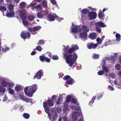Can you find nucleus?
<instances>
[{
  "instance_id": "obj_1",
  "label": "nucleus",
  "mask_w": 121,
  "mask_h": 121,
  "mask_svg": "<svg viewBox=\"0 0 121 121\" xmlns=\"http://www.w3.org/2000/svg\"><path fill=\"white\" fill-rule=\"evenodd\" d=\"M74 51L73 48H71L69 49L67 52L63 54L64 57L65 59L66 63L71 67L76 62L78 57L76 53H74L72 54Z\"/></svg>"
},
{
  "instance_id": "obj_2",
  "label": "nucleus",
  "mask_w": 121,
  "mask_h": 121,
  "mask_svg": "<svg viewBox=\"0 0 121 121\" xmlns=\"http://www.w3.org/2000/svg\"><path fill=\"white\" fill-rule=\"evenodd\" d=\"M37 86L35 84L31 86H27L24 88V92L26 95L30 97L32 96L33 94L36 91Z\"/></svg>"
},
{
  "instance_id": "obj_3",
  "label": "nucleus",
  "mask_w": 121,
  "mask_h": 121,
  "mask_svg": "<svg viewBox=\"0 0 121 121\" xmlns=\"http://www.w3.org/2000/svg\"><path fill=\"white\" fill-rule=\"evenodd\" d=\"M56 16V15L55 13H50L48 15L47 19L50 21H53L55 19V17Z\"/></svg>"
},
{
  "instance_id": "obj_4",
  "label": "nucleus",
  "mask_w": 121,
  "mask_h": 121,
  "mask_svg": "<svg viewBox=\"0 0 121 121\" xmlns=\"http://www.w3.org/2000/svg\"><path fill=\"white\" fill-rule=\"evenodd\" d=\"M20 36L23 39H26L27 38L29 39L30 37V33L27 32H25L24 31L21 33Z\"/></svg>"
},
{
  "instance_id": "obj_5",
  "label": "nucleus",
  "mask_w": 121,
  "mask_h": 121,
  "mask_svg": "<svg viewBox=\"0 0 121 121\" xmlns=\"http://www.w3.org/2000/svg\"><path fill=\"white\" fill-rule=\"evenodd\" d=\"M20 17L22 20H25L27 18V17L26 16L25 11L24 10H22L19 11L18 13Z\"/></svg>"
},
{
  "instance_id": "obj_6",
  "label": "nucleus",
  "mask_w": 121,
  "mask_h": 121,
  "mask_svg": "<svg viewBox=\"0 0 121 121\" xmlns=\"http://www.w3.org/2000/svg\"><path fill=\"white\" fill-rule=\"evenodd\" d=\"M43 72L42 70H40L38 71L34 76V79L35 78H36L38 79H40L41 77L43 75Z\"/></svg>"
},
{
  "instance_id": "obj_7",
  "label": "nucleus",
  "mask_w": 121,
  "mask_h": 121,
  "mask_svg": "<svg viewBox=\"0 0 121 121\" xmlns=\"http://www.w3.org/2000/svg\"><path fill=\"white\" fill-rule=\"evenodd\" d=\"M88 16L89 19L92 20L95 19L97 15L96 12H91L89 13Z\"/></svg>"
},
{
  "instance_id": "obj_8",
  "label": "nucleus",
  "mask_w": 121,
  "mask_h": 121,
  "mask_svg": "<svg viewBox=\"0 0 121 121\" xmlns=\"http://www.w3.org/2000/svg\"><path fill=\"white\" fill-rule=\"evenodd\" d=\"M97 46V44H95L93 43H89L87 44V47L89 49H95Z\"/></svg>"
},
{
  "instance_id": "obj_9",
  "label": "nucleus",
  "mask_w": 121,
  "mask_h": 121,
  "mask_svg": "<svg viewBox=\"0 0 121 121\" xmlns=\"http://www.w3.org/2000/svg\"><path fill=\"white\" fill-rule=\"evenodd\" d=\"M39 59L42 62L45 61L46 62H50V59L49 58L44 56L41 55L39 57Z\"/></svg>"
},
{
  "instance_id": "obj_10",
  "label": "nucleus",
  "mask_w": 121,
  "mask_h": 121,
  "mask_svg": "<svg viewBox=\"0 0 121 121\" xmlns=\"http://www.w3.org/2000/svg\"><path fill=\"white\" fill-rule=\"evenodd\" d=\"M95 25L96 26L99 27H104L106 26L104 23L101 21L96 23Z\"/></svg>"
},
{
  "instance_id": "obj_11",
  "label": "nucleus",
  "mask_w": 121,
  "mask_h": 121,
  "mask_svg": "<svg viewBox=\"0 0 121 121\" xmlns=\"http://www.w3.org/2000/svg\"><path fill=\"white\" fill-rule=\"evenodd\" d=\"M80 37L81 38H82L83 39H85L87 37V34L86 32H81L80 33Z\"/></svg>"
},
{
  "instance_id": "obj_12",
  "label": "nucleus",
  "mask_w": 121,
  "mask_h": 121,
  "mask_svg": "<svg viewBox=\"0 0 121 121\" xmlns=\"http://www.w3.org/2000/svg\"><path fill=\"white\" fill-rule=\"evenodd\" d=\"M89 36L91 39L94 40L96 38L97 35L95 33H92L89 34Z\"/></svg>"
},
{
  "instance_id": "obj_13",
  "label": "nucleus",
  "mask_w": 121,
  "mask_h": 121,
  "mask_svg": "<svg viewBox=\"0 0 121 121\" xmlns=\"http://www.w3.org/2000/svg\"><path fill=\"white\" fill-rule=\"evenodd\" d=\"M75 81L74 80L71 78L69 80L66 81L65 83L68 85H71Z\"/></svg>"
},
{
  "instance_id": "obj_14",
  "label": "nucleus",
  "mask_w": 121,
  "mask_h": 121,
  "mask_svg": "<svg viewBox=\"0 0 121 121\" xmlns=\"http://www.w3.org/2000/svg\"><path fill=\"white\" fill-rule=\"evenodd\" d=\"M13 11H10L8 13L7 11L6 13V16L8 17H13L15 15Z\"/></svg>"
},
{
  "instance_id": "obj_15",
  "label": "nucleus",
  "mask_w": 121,
  "mask_h": 121,
  "mask_svg": "<svg viewBox=\"0 0 121 121\" xmlns=\"http://www.w3.org/2000/svg\"><path fill=\"white\" fill-rule=\"evenodd\" d=\"M82 29L84 32L87 33L89 31V30L88 27L86 25H83L82 27Z\"/></svg>"
},
{
  "instance_id": "obj_16",
  "label": "nucleus",
  "mask_w": 121,
  "mask_h": 121,
  "mask_svg": "<svg viewBox=\"0 0 121 121\" xmlns=\"http://www.w3.org/2000/svg\"><path fill=\"white\" fill-rule=\"evenodd\" d=\"M78 28L79 26H78L77 25L74 26L72 29V32L74 33H77Z\"/></svg>"
},
{
  "instance_id": "obj_17",
  "label": "nucleus",
  "mask_w": 121,
  "mask_h": 121,
  "mask_svg": "<svg viewBox=\"0 0 121 121\" xmlns=\"http://www.w3.org/2000/svg\"><path fill=\"white\" fill-rule=\"evenodd\" d=\"M81 13L83 14H86L88 13L89 12V10L86 9H84L81 11Z\"/></svg>"
},
{
  "instance_id": "obj_18",
  "label": "nucleus",
  "mask_w": 121,
  "mask_h": 121,
  "mask_svg": "<svg viewBox=\"0 0 121 121\" xmlns=\"http://www.w3.org/2000/svg\"><path fill=\"white\" fill-rule=\"evenodd\" d=\"M42 11L39 12L37 14V17L39 18H42L44 17V14L42 13Z\"/></svg>"
},
{
  "instance_id": "obj_19",
  "label": "nucleus",
  "mask_w": 121,
  "mask_h": 121,
  "mask_svg": "<svg viewBox=\"0 0 121 121\" xmlns=\"http://www.w3.org/2000/svg\"><path fill=\"white\" fill-rule=\"evenodd\" d=\"M41 4L43 6L44 8H46L47 6V3L46 1L43 0L41 2Z\"/></svg>"
},
{
  "instance_id": "obj_20",
  "label": "nucleus",
  "mask_w": 121,
  "mask_h": 121,
  "mask_svg": "<svg viewBox=\"0 0 121 121\" xmlns=\"http://www.w3.org/2000/svg\"><path fill=\"white\" fill-rule=\"evenodd\" d=\"M115 35L116 38V40L118 41H119L121 40V36L120 35L117 33Z\"/></svg>"
},
{
  "instance_id": "obj_21",
  "label": "nucleus",
  "mask_w": 121,
  "mask_h": 121,
  "mask_svg": "<svg viewBox=\"0 0 121 121\" xmlns=\"http://www.w3.org/2000/svg\"><path fill=\"white\" fill-rule=\"evenodd\" d=\"M102 69L103 70H104L106 73H107L109 71V69L108 67L103 66H102Z\"/></svg>"
},
{
  "instance_id": "obj_22",
  "label": "nucleus",
  "mask_w": 121,
  "mask_h": 121,
  "mask_svg": "<svg viewBox=\"0 0 121 121\" xmlns=\"http://www.w3.org/2000/svg\"><path fill=\"white\" fill-rule=\"evenodd\" d=\"M96 98V96H94L92 98L91 101L90 102L89 104L90 106H91L94 102V100H95Z\"/></svg>"
},
{
  "instance_id": "obj_23",
  "label": "nucleus",
  "mask_w": 121,
  "mask_h": 121,
  "mask_svg": "<svg viewBox=\"0 0 121 121\" xmlns=\"http://www.w3.org/2000/svg\"><path fill=\"white\" fill-rule=\"evenodd\" d=\"M45 43V42L43 40L41 39L39 40L37 44L38 45H43Z\"/></svg>"
},
{
  "instance_id": "obj_24",
  "label": "nucleus",
  "mask_w": 121,
  "mask_h": 121,
  "mask_svg": "<svg viewBox=\"0 0 121 121\" xmlns=\"http://www.w3.org/2000/svg\"><path fill=\"white\" fill-rule=\"evenodd\" d=\"M0 10L4 14V11H6L7 10V9L4 6H0Z\"/></svg>"
},
{
  "instance_id": "obj_25",
  "label": "nucleus",
  "mask_w": 121,
  "mask_h": 121,
  "mask_svg": "<svg viewBox=\"0 0 121 121\" xmlns=\"http://www.w3.org/2000/svg\"><path fill=\"white\" fill-rule=\"evenodd\" d=\"M21 89V86L20 85L17 86L15 88V90L17 91H19Z\"/></svg>"
},
{
  "instance_id": "obj_26",
  "label": "nucleus",
  "mask_w": 121,
  "mask_h": 121,
  "mask_svg": "<svg viewBox=\"0 0 121 121\" xmlns=\"http://www.w3.org/2000/svg\"><path fill=\"white\" fill-rule=\"evenodd\" d=\"M47 101L49 106H52L54 105L53 103H52V101L50 99H48L47 100Z\"/></svg>"
},
{
  "instance_id": "obj_27",
  "label": "nucleus",
  "mask_w": 121,
  "mask_h": 121,
  "mask_svg": "<svg viewBox=\"0 0 121 121\" xmlns=\"http://www.w3.org/2000/svg\"><path fill=\"white\" fill-rule=\"evenodd\" d=\"M96 41L97 42V43L96 44H97V45L98 44H101L102 42V40L100 38H97L96 39Z\"/></svg>"
},
{
  "instance_id": "obj_28",
  "label": "nucleus",
  "mask_w": 121,
  "mask_h": 121,
  "mask_svg": "<svg viewBox=\"0 0 121 121\" xmlns=\"http://www.w3.org/2000/svg\"><path fill=\"white\" fill-rule=\"evenodd\" d=\"M104 14L102 13L101 12H99L98 14V16L99 19H101L103 18L104 17Z\"/></svg>"
},
{
  "instance_id": "obj_29",
  "label": "nucleus",
  "mask_w": 121,
  "mask_h": 121,
  "mask_svg": "<svg viewBox=\"0 0 121 121\" xmlns=\"http://www.w3.org/2000/svg\"><path fill=\"white\" fill-rule=\"evenodd\" d=\"M41 28V27L39 26H37L33 28L34 31H38Z\"/></svg>"
},
{
  "instance_id": "obj_30",
  "label": "nucleus",
  "mask_w": 121,
  "mask_h": 121,
  "mask_svg": "<svg viewBox=\"0 0 121 121\" xmlns=\"http://www.w3.org/2000/svg\"><path fill=\"white\" fill-rule=\"evenodd\" d=\"M6 91L5 88L2 86H0V92L4 93Z\"/></svg>"
},
{
  "instance_id": "obj_31",
  "label": "nucleus",
  "mask_w": 121,
  "mask_h": 121,
  "mask_svg": "<svg viewBox=\"0 0 121 121\" xmlns=\"http://www.w3.org/2000/svg\"><path fill=\"white\" fill-rule=\"evenodd\" d=\"M14 5L13 4H10L9 6V10L12 11L14 10Z\"/></svg>"
},
{
  "instance_id": "obj_32",
  "label": "nucleus",
  "mask_w": 121,
  "mask_h": 121,
  "mask_svg": "<svg viewBox=\"0 0 121 121\" xmlns=\"http://www.w3.org/2000/svg\"><path fill=\"white\" fill-rule=\"evenodd\" d=\"M110 60L111 61L112 63H114L115 59V57L111 55L110 56Z\"/></svg>"
},
{
  "instance_id": "obj_33",
  "label": "nucleus",
  "mask_w": 121,
  "mask_h": 121,
  "mask_svg": "<svg viewBox=\"0 0 121 121\" xmlns=\"http://www.w3.org/2000/svg\"><path fill=\"white\" fill-rule=\"evenodd\" d=\"M7 83L5 81L3 80L2 81L1 83V85L4 87H6L7 85Z\"/></svg>"
},
{
  "instance_id": "obj_34",
  "label": "nucleus",
  "mask_w": 121,
  "mask_h": 121,
  "mask_svg": "<svg viewBox=\"0 0 121 121\" xmlns=\"http://www.w3.org/2000/svg\"><path fill=\"white\" fill-rule=\"evenodd\" d=\"M92 57L94 59H98L99 58V56L98 54L94 53L92 56Z\"/></svg>"
},
{
  "instance_id": "obj_35",
  "label": "nucleus",
  "mask_w": 121,
  "mask_h": 121,
  "mask_svg": "<svg viewBox=\"0 0 121 121\" xmlns=\"http://www.w3.org/2000/svg\"><path fill=\"white\" fill-rule=\"evenodd\" d=\"M23 117L25 118L28 119L30 117V115L28 113H25L23 114Z\"/></svg>"
},
{
  "instance_id": "obj_36",
  "label": "nucleus",
  "mask_w": 121,
  "mask_h": 121,
  "mask_svg": "<svg viewBox=\"0 0 121 121\" xmlns=\"http://www.w3.org/2000/svg\"><path fill=\"white\" fill-rule=\"evenodd\" d=\"M22 22L24 26H27L28 25V22L27 21L23 20H22Z\"/></svg>"
},
{
  "instance_id": "obj_37",
  "label": "nucleus",
  "mask_w": 121,
  "mask_h": 121,
  "mask_svg": "<svg viewBox=\"0 0 121 121\" xmlns=\"http://www.w3.org/2000/svg\"><path fill=\"white\" fill-rule=\"evenodd\" d=\"M71 48H73L74 51L75 50L78 49L79 48L76 45H72Z\"/></svg>"
},
{
  "instance_id": "obj_38",
  "label": "nucleus",
  "mask_w": 121,
  "mask_h": 121,
  "mask_svg": "<svg viewBox=\"0 0 121 121\" xmlns=\"http://www.w3.org/2000/svg\"><path fill=\"white\" fill-rule=\"evenodd\" d=\"M71 96L70 95H69L67 96L66 100V102L67 103H69L71 101Z\"/></svg>"
},
{
  "instance_id": "obj_39",
  "label": "nucleus",
  "mask_w": 121,
  "mask_h": 121,
  "mask_svg": "<svg viewBox=\"0 0 121 121\" xmlns=\"http://www.w3.org/2000/svg\"><path fill=\"white\" fill-rule=\"evenodd\" d=\"M34 18V16L32 15L29 16L28 17V19L29 21H32L33 20Z\"/></svg>"
},
{
  "instance_id": "obj_40",
  "label": "nucleus",
  "mask_w": 121,
  "mask_h": 121,
  "mask_svg": "<svg viewBox=\"0 0 121 121\" xmlns=\"http://www.w3.org/2000/svg\"><path fill=\"white\" fill-rule=\"evenodd\" d=\"M26 3L24 2H22L20 4V7L22 8H24L26 5Z\"/></svg>"
},
{
  "instance_id": "obj_41",
  "label": "nucleus",
  "mask_w": 121,
  "mask_h": 121,
  "mask_svg": "<svg viewBox=\"0 0 121 121\" xmlns=\"http://www.w3.org/2000/svg\"><path fill=\"white\" fill-rule=\"evenodd\" d=\"M35 49L38 51L40 52L43 49L41 48L40 46H38L36 47Z\"/></svg>"
},
{
  "instance_id": "obj_42",
  "label": "nucleus",
  "mask_w": 121,
  "mask_h": 121,
  "mask_svg": "<svg viewBox=\"0 0 121 121\" xmlns=\"http://www.w3.org/2000/svg\"><path fill=\"white\" fill-rule=\"evenodd\" d=\"M62 98L60 97L58 98L57 99L56 103L57 104H60V102H61Z\"/></svg>"
},
{
  "instance_id": "obj_43",
  "label": "nucleus",
  "mask_w": 121,
  "mask_h": 121,
  "mask_svg": "<svg viewBox=\"0 0 121 121\" xmlns=\"http://www.w3.org/2000/svg\"><path fill=\"white\" fill-rule=\"evenodd\" d=\"M121 66L120 64H118L115 66V68L117 70H120L121 69Z\"/></svg>"
},
{
  "instance_id": "obj_44",
  "label": "nucleus",
  "mask_w": 121,
  "mask_h": 121,
  "mask_svg": "<svg viewBox=\"0 0 121 121\" xmlns=\"http://www.w3.org/2000/svg\"><path fill=\"white\" fill-rule=\"evenodd\" d=\"M10 48L8 47H6L4 49L2 48V51L4 52H5L9 50Z\"/></svg>"
},
{
  "instance_id": "obj_45",
  "label": "nucleus",
  "mask_w": 121,
  "mask_h": 121,
  "mask_svg": "<svg viewBox=\"0 0 121 121\" xmlns=\"http://www.w3.org/2000/svg\"><path fill=\"white\" fill-rule=\"evenodd\" d=\"M55 19L59 22H60L63 19V18H60L58 17L57 15L55 17Z\"/></svg>"
},
{
  "instance_id": "obj_46",
  "label": "nucleus",
  "mask_w": 121,
  "mask_h": 121,
  "mask_svg": "<svg viewBox=\"0 0 121 121\" xmlns=\"http://www.w3.org/2000/svg\"><path fill=\"white\" fill-rule=\"evenodd\" d=\"M9 93L12 95H13L14 93V90L10 88H9Z\"/></svg>"
},
{
  "instance_id": "obj_47",
  "label": "nucleus",
  "mask_w": 121,
  "mask_h": 121,
  "mask_svg": "<svg viewBox=\"0 0 121 121\" xmlns=\"http://www.w3.org/2000/svg\"><path fill=\"white\" fill-rule=\"evenodd\" d=\"M71 102L72 103H73L75 104L77 103V100L74 98H73L71 99Z\"/></svg>"
},
{
  "instance_id": "obj_48",
  "label": "nucleus",
  "mask_w": 121,
  "mask_h": 121,
  "mask_svg": "<svg viewBox=\"0 0 121 121\" xmlns=\"http://www.w3.org/2000/svg\"><path fill=\"white\" fill-rule=\"evenodd\" d=\"M71 78L69 76L67 75L64 77L63 78V79L64 80H66L69 79V78Z\"/></svg>"
},
{
  "instance_id": "obj_49",
  "label": "nucleus",
  "mask_w": 121,
  "mask_h": 121,
  "mask_svg": "<svg viewBox=\"0 0 121 121\" xmlns=\"http://www.w3.org/2000/svg\"><path fill=\"white\" fill-rule=\"evenodd\" d=\"M52 58L54 60H57L59 59L58 56L56 55H53L52 56Z\"/></svg>"
},
{
  "instance_id": "obj_50",
  "label": "nucleus",
  "mask_w": 121,
  "mask_h": 121,
  "mask_svg": "<svg viewBox=\"0 0 121 121\" xmlns=\"http://www.w3.org/2000/svg\"><path fill=\"white\" fill-rule=\"evenodd\" d=\"M69 47L68 46H67L65 47L63 49V50L65 52H67V51L69 49Z\"/></svg>"
},
{
  "instance_id": "obj_51",
  "label": "nucleus",
  "mask_w": 121,
  "mask_h": 121,
  "mask_svg": "<svg viewBox=\"0 0 121 121\" xmlns=\"http://www.w3.org/2000/svg\"><path fill=\"white\" fill-rule=\"evenodd\" d=\"M104 72L103 70L99 71L98 72V74L99 75H102L104 74Z\"/></svg>"
},
{
  "instance_id": "obj_52",
  "label": "nucleus",
  "mask_w": 121,
  "mask_h": 121,
  "mask_svg": "<svg viewBox=\"0 0 121 121\" xmlns=\"http://www.w3.org/2000/svg\"><path fill=\"white\" fill-rule=\"evenodd\" d=\"M103 96V94L102 93L100 94L97 97V100H99Z\"/></svg>"
},
{
  "instance_id": "obj_53",
  "label": "nucleus",
  "mask_w": 121,
  "mask_h": 121,
  "mask_svg": "<svg viewBox=\"0 0 121 121\" xmlns=\"http://www.w3.org/2000/svg\"><path fill=\"white\" fill-rule=\"evenodd\" d=\"M41 5L40 4H39L36 6L35 7V8L37 9L39 8L40 9L42 10V9L43 8L42 7H41Z\"/></svg>"
},
{
  "instance_id": "obj_54",
  "label": "nucleus",
  "mask_w": 121,
  "mask_h": 121,
  "mask_svg": "<svg viewBox=\"0 0 121 121\" xmlns=\"http://www.w3.org/2000/svg\"><path fill=\"white\" fill-rule=\"evenodd\" d=\"M48 106V103L46 102H43V107L44 108H46Z\"/></svg>"
},
{
  "instance_id": "obj_55",
  "label": "nucleus",
  "mask_w": 121,
  "mask_h": 121,
  "mask_svg": "<svg viewBox=\"0 0 121 121\" xmlns=\"http://www.w3.org/2000/svg\"><path fill=\"white\" fill-rule=\"evenodd\" d=\"M96 30L99 33L101 32V29L99 27L96 26Z\"/></svg>"
},
{
  "instance_id": "obj_56",
  "label": "nucleus",
  "mask_w": 121,
  "mask_h": 121,
  "mask_svg": "<svg viewBox=\"0 0 121 121\" xmlns=\"http://www.w3.org/2000/svg\"><path fill=\"white\" fill-rule=\"evenodd\" d=\"M56 96L55 95H53L52 98V101L54 102L56 100Z\"/></svg>"
},
{
  "instance_id": "obj_57",
  "label": "nucleus",
  "mask_w": 121,
  "mask_h": 121,
  "mask_svg": "<svg viewBox=\"0 0 121 121\" xmlns=\"http://www.w3.org/2000/svg\"><path fill=\"white\" fill-rule=\"evenodd\" d=\"M72 117L73 120V121H76L77 119V117L73 115L72 116Z\"/></svg>"
},
{
  "instance_id": "obj_58",
  "label": "nucleus",
  "mask_w": 121,
  "mask_h": 121,
  "mask_svg": "<svg viewBox=\"0 0 121 121\" xmlns=\"http://www.w3.org/2000/svg\"><path fill=\"white\" fill-rule=\"evenodd\" d=\"M51 1L52 4L56 5V2L55 0H51Z\"/></svg>"
},
{
  "instance_id": "obj_59",
  "label": "nucleus",
  "mask_w": 121,
  "mask_h": 121,
  "mask_svg": "<svg viewBox=\"0 0 121 121\" xmlns=\"http://www.w3.org/2000/svg\"><path fill=\"white\" fill-rule=\"evenodd\" d=\"M57 116L55 115L53 116L52 121H55L57 119Z\"/></svg>"
},
{
  "instance_id": "obj_60",
  "label": "nucleus",
  "mask_w": 121,
  "mask_h": 121,
  "mask_svg": "<svg viewBox=\"0 0 121 121\" xmlns=\"http://www.w3.org/2000/svg\"><path fill=\"white\" fill-rule=\"evenodd\" d=\"M109 89L111 91H113L114 90V88L111 86H108Z\"/></svg>"
},
{
  "instance_id": "obj_61",
  "label": "nucleus",
  "mask_w": 121,
  "mask_h": 121,
  "mask_svg": "<svg viewBox=\"0 0 121 121\" xmlns=\"http://www.w3.org/2000/svg\"><path fill=\"white\" fill-rule=\"evenodd\" d=\"M24 101L26 102H29L30 101V99H29V98H25L24 99Z\"/></svg>"
},
{
  "instance_id": "obj_62",
  "label": "nucleus",
  "mask_w": 121,
  "mask_h": 121,
  "mask_svg": "<svg viewBox=\"0 0 121 121\" xmlns=\"http://www.w3.org/2000/svg\"><path fill=\"white\" fill-rule=\"evenodd\" d=\"M28 30L31 33H32L33 32H34L33 28H32L31 27H30L28 29Z\"/></svg>"
},
{
  "instance_id": "obj_63",
  "label": "nucleus",
  "mask_w": 121,
  "mask_h": 121,
  "mask_svg": "<svg viewBox=\"0 0 121 121\" xmlns=\"http://www.w3.org/2000/svg\"><path fill=\"white\" fill-rule=\"evenodd\" d=\"M7 85L9 87H11L13 86V83H7Z\"/></svg>"
},
{
  "instance_id": "obj_64",
  "label": "nucleus",
  "mask_w": 121,
  "mask_h": 121,
  "mask_svg": "<svg viewBox=\"0 0 121 121\" xmlns=\"http://www.w3.org/2000/svg\"><path fill=\"white\" fill-rule=\"evenodd\" d=\"M44 109H45V112L47 113H49V110L48 108L47 107L46 108Z\"/></svg>"
}]
</instances>
